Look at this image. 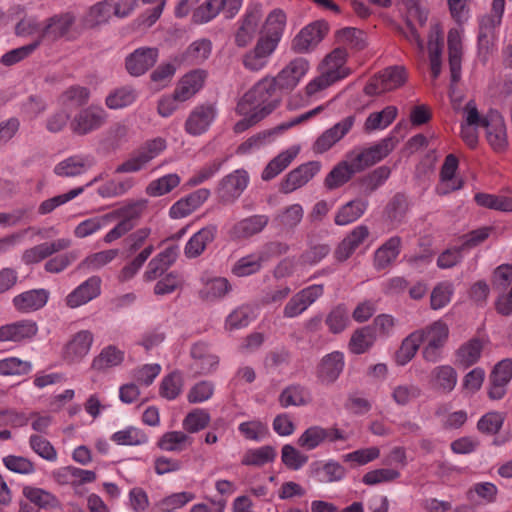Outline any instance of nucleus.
I'll return each instance as SVG.
<instances>
[{"instance_id":"obj_11","label":"nucleus","mask_w":512,"mask_h":512,"mask_svg":"<svg viewBox=\"0 0 512 512\" xmlns=\"http://www.w3.org/2000/svg\"><path fill=\"white\" fill-rule=\"evenodd\" d=\"M262 17L263 12L260 4L248 6L239 22V28L235 34V43L237 46L245 47L252 42L259 31Z\"/></svg>"},{"instance_id":"obj_41","label":"nucleus","mask_w":512,"mask_h":512,"mask_svg":"<svg viewBox=\"0 0 512 512\" xmlns=\"http://www.w3.org/2000/svg\"><path fill=\"white\" fill-rule=\"evenodd\" d=\"M369 230L364 225L355 227L340 243L336 250L338 260H346L366 240Z\"/></svg>"},{"instance_id":"obj_19","label":"nucleus","mask_w":512,"mask_h":512,"mask_svg":"<svg viewBox=\"0 0 512 512\" xmlns=\"http://www.w3.org/2000/svg\"><path fill=\"white\" fill-rule=\"evenodd\" d=\"M286 24L287 15L282 9L275 8L271 10L261 26L259 38L278 47L283 37Z\"/></svg>"},{"instance_id":"obj_45","label":"nucleus","mask_w":512,"mask_h":512,"mask_svg":"<svg viewBox=\"0 0 512 512\" xmlns=\"http://www.w3.org/2000/svg\"><path fill=\"white\" fill-rule=\"evenodd\" d=\"M367 206L368 202L364 199H355L346 203L336 213L335 223L344 226L356 221L364 214Z\"/></svg>"},{"instance_id":"obj_33","label":"nucleus","mask_w":512,"mask_h":512,"mask_svg":"<svg viewBox=\"0 0 512 512\" xmlns=\"http://www.w3.org/2000/svg\"><path fill=\"white\" fill-rule=\"evenodd\" d=\"M157 57L158 52L154 48L136 49L126 58L127 71L133 76H140L155 64Z\"/></svg>"},{"instance_id":"obj_15","label":"nucleus","mask_w":512,"mask_h":512,"mask_svg":"<svg viewBox=\"0 0 512 512\" xmlns=\"http://www.w3.org/2000/svg\"><path fill=\"white\" fill-rule=\"evenodd\" d=\"M345 367V357L340 351H333L321 358L316 367V377L323 385L333 384Z\"/></svg>"},{"instance_id":"obj_37","label":"nucleus","mask_w":512,"mask_h":512,"mask_svg":"<svg viewBox=\"0 0 512 512\" xmlns=\"http://www.w3.org/2000/svg\"><path fill=\"white\" fill-rule=\"evenodd\" d=\"M458 382V375L451 365L436 366L431 372L430 383L432 387L442 393H450Z\"/></svg>"},{"instance_id":"obj_12","label":"nucleus","mask_w":512,"mask_h":512,"mask_svg":"<svg viewBox=\"0 0 512 512\" xmlns=\"http://www.w3.org/2000/svg\"><path fill=\"white\" fill-rule=\"evenodd\" d=\"M347 51L343 48H336L331 51L319 65V72L326 75L335 83L345 79L351 74V69L347 66Z\"/></svg>"},{"instance_id":"obj_47","label":"nucleus","mask_w":512,"mask_h":512,"mask_svg":"<svg viewBox=\"0 0 512 512\" xmlns=\"http://www.w3.org/2000/svg\"><path fill=\"white\" fill-rule=\"evenodd\" d=\"M474 200L478 206L483 208L506 213L512 212V196L479 192L474 195Z\"/></svg>"},{"instance_id":"obj_59","label":"nucleus","mask_w":512,"mask_h":512,"mask_svg":"<svg viewBox=\"0 0 512 512\" xmlns=\"http://www.w3.org/2000/svg\"><path fill=\"white\" fill-rule=\"evenodd\" d=\"M118 254V249H108L92 253L85 257L78 268L85 271H97L111 263Z\"/></svg>"},{"instance_id":"obj_4","label":"nucleus","mask_w":512,"mask_h":512,"mask_svg":"<svg viewBox=\"0 0 512 512\" xmlns=\"http://www.w3.org/2000/svg\"><path fill=\"white\" fill-rule=\"evenodd\" d=\"M288 247L284 244L273 242L266 245L261 251L246 255L238 259L231 268V273L236 277H247L257 273L262 263L270 256L285 253Z\"/></svg>"},{"instance_id":"obj_58","label":"nucleus","mask_w":512,"mask_h":512,"mask_svg":"<svg viewBox=\"0 0 512 512\" xmlns=\"http://www.w3.org/2000/svg\"><path fill=\"white\" fill-rule=\"evenodd\" d=\"M181 182V178L176 173L166 174L158 179L151 181L146 187V194L151 197H159L168 194L175 189Z\"/></svg>"},{"instance_id":"obj_21","label":"nucleus","mask_w":512,"mask_h":512,"mask_svg":"<svg viewBox=\"0 0 512 512\" xmlns=\"http://www.w3.org/2000/svg\"><path fill=\"white\" fill-rule=\"evenodd\" d=\"M309 62L304 58H295L291 60L274 79L276 86L281 89L295 88L302 78L308 73Z\"/></svg>"},{"instance_id":"obj_23","label":"nucleus","mask_w":512,"mask_h":512,"mask_svg":"<svg viewBox=\"0 0 512 512\" xmlns=\"http://www.w3.org/2000/svg\"><path fill=\"white\" fill-rule=\"evenodd\" d=\"M276 49L277 47L273 46L266 40L258 38L253 49L243 55V66L249 71H261L268 65L270 58Z\"/></svg>"},{"instance_id":"obj_40","label":"nucleus","mask_w":512,"mask_h":512,"mask_svg":"<svg viewBox=\"0 0 512 512\" xmlns=\"http://www.w3.org/2000/svg\"><path fill=\"white\" fill-rule=\"evenodd\" d=\"M401 251V239L398 236L389 238L376 251L374 265L377 269H385L396 261Z\"/></svg>"},{"instance_id":"obj_6","label":"nucleus","mask_w":512,"mask_h":512,"mask_svg":"<svg viewBox=\"0 0 512 512\" xmlns=\"http://www.w3.org/2000/svg\"><path fill=\"white\" fill-rule=\"evenodd\" d=\"M464 24L451 27L447 34L448 60L451 81L457 83L461 78V64L464 55Z\"/></svg>"},{"instance_id":"obj_56","label":"nucleus","mask_w":512,"mask_h":512,"mask_svg":"<svg viewBox=\"0 0 512 512\" xmlns=\"http://www.w3.org/2000/svg\"><path fill=\"white\" fill-rule=\"evenodd\" d=\"M110 223L111 219L108 213L94 216L78 223L74 228V235L79 239H83L96 234Z\"/></svg>"},{"instance_id":"obj_46","label":"nucleus","mask_w":512,"mask_h":512,"mask_svg":"<svg viewBox=\"0 0 512 512\" xmlns=\"http://www.w3.org/2000/svg\"><path fill=\"white\" fill-rule=\"evenodd\" d=\"M148 201L146 199H138L128 201L124 205L109 212L111 222L115 220L125 221L132 223V220L140 217L144 210L147 208Z\"/></svg>"},{"instance_id":"obj_28","label":"nucleus","mask_w":512,"mask_h":512,"mask_svg":"<svg viewBox=\"0 0 512 512\" xmlns=\"http://www.w3.org/2000/svg\"><path fill=\"white\" fill-rule=\"evenodd\" d=\"M458 159L449 154L441 167L440 180L436 187L439 195H447L463 187V180L457 176Z\"/></svg>"},{"instance_id":"obj_9","label":"nucleus","mask_w":512,"mask_h":512,"mask_svg":"<svg viewBox=\"0 0 512 512\" xmlns=\"http://www.w3.org/2000/svg\"><path fill=\"white\" fill-rule=\"evenodd\" d=\"M249 184V175L244 169H237L219 182L216 193L223 203H233L245 191Z\"/></svg>"},{"instance_id":"obj_55","label":"nucleus","mask_w":512,"mask_h":512,"mask_svg":"<svg viewBox=\"0 0 512 512\" xmlns=\"http://www.w3.org/2000/svg\"><path fill=\"white\" fill-rule=\"evenodd\" d=\"M276 450L272 446L252 448L245 452L241 463L246 466L261 467L275 460Z\"/></svg>"},{"instance_id":"obj_63","label":"nucleus","mask_w":512,"mask_h":512,"mask_svg":"<svg viewBox=\"0 0 512 512\" xmlns=\"http://www.w3.org/2000/svg\"><path fill=\"white\" fill-rule=\"evenodd\" d=\"M255 317L253 308L243 305L233 310L225 320V330L234 331L248 326Z\"/></svg>"},{"instance_id":"obj_42","label":"nucleus","mask_w":512,"mask_h":512,"mask_svg":"<svg viewBox=\"0 0 512 512\" xmlns=\"http://www.w3.org/2000/svg\"><path fill=\"white\" fill-rule=\"evenodd\" d=\"M57 480L61 483L80 486L86 483H92L96 480L94 471L85 470L74 466L60 468L55 473Z\"/></svg>"},{"instance_id":"obj_48","label":"nucleus","mask_w":512,"mask_h":512,"mask_svg":"<svg viewBox=\"0 0 512 512\" xmlns=\"http://www.w3.org/2000/svg\"><path fill=\"white\" fill-rule=\"evenodd\" d=\"M74 16L70 13L63 14L59 17H54L49 20V23L44 27L34 25V34L42 32L44 36L49 38H57L64 35L69 27L74 22Z\"/></svg>"},{"instance_id":"obj_7","label":"nucleus","mask_w":512,"mask_h":512,"mask_svg":"<svg viewBox=\"0 0 512 512\" xmlns=\"http://www.w3.org/2000/svg\"><path fill=\"white\" fill-rule=\"evenodd\" d=\"M94 335L89 330L73 334L61 349V358L68 364H78L90 353Z\"/></svg>"},{"instance_id":"obj_35","label":"nucleus","mask_w":512,"mask_h":512,"mask_svg":"<svg viewBox=\"0 0 512 512\" xmlns=\"http://www.w3.org/2000/svg\"><path fill=\"white\" fill-rule=\"evenodd\" d=\"M312 399L311 391L300 384L285 387L279 395V403L283 408L307 406L311 404Z\"/></svg>"},{"instance_id":"obj_30","label":"nucleus","mask_w":512,"mask_h":512,"mask_svg":"<svg viewBox=\"0 0 512 512\" xmlns=\"http://www.w3.org/2000/svg\"><path fill=\"white\" fill-rule=\"evenodd\" d=\"M392 150V143L390 139H384L381 142L362 150L357 154L349 155L354 162V167L359 172L369 166L381 161Z\"/></svg>"},{"instance_id":"obj_13","label":"nucleus","mask_w":512,"mask_h":512,"mask_svg":"<svg viewBox=\"0 0 512 512\" xmlns=\"http://www.w3.org/2000/svg\"><path fill=\"white\" fill-rule=\"evenodd\" d=\"M328 29L325 21H316L305 26L293 40L294 50L300 53L313 50L324 39Z\"/></svg>"},{"instance_id":"obj_1","label":"nucleus","mask_w":512,"mask_h":512,"mask_svg":"<svg viewBox=\"0 0 512 512\" xmlns=\"http://www.w3.org/2000/svg\"><path fill=\"white\" fill-rule=\"evenodd\" d=\"M275 90L274 77L262 78L240 99L237 112L253 113L254 118H264L278 105V100L274 97Z\"/></svg>"},{"instance_id":"obj_20","label":"nucleus","mask_w":512,"mask_h":512,"mask_svg":"<svg viewBox=\"0 0 512 512\" xmlns=\"http://www.w3.org/2000/svg\"><path fill=\"white\" fill-rule=\"evenodd\" d=\"M483 127L486 129V138L495 151H503L508 144L504 119L498 112H490L483 117Z\"/></svg>"},{"instance_id":"obj_36","label":"nucleus","mask_w":512,"mask_h":512,"mask_svg":"<svg viewBox=\"0 0 512 512\" xmlns=\"http://www.w3.org/2000/svg\"><path fill=\"white\" fill-rule=\"evenodd\" d=\"M301 150L300 145H292L274 157L262 172L263 180H271L285 170L297 157Z\"/></svg>"},{"instance_id":"obj_27","label":"nucleus","mask_w":512,"mask_h":512,"mask_svg":"<svg viewBox=\"0 0 512 512\" xmlns=\"http://www.w3.org/2000/svg\"><path fill=\"white\" fill-rule=\"evenodd\" d=\"M95 165V158L89 154H77L65 158L54 167L60 177H77L85 174Z\"/></svg>"},{"instance_id":"obj_39","label":"nucleus","mask_w":512,"mask_h":512,"mask_svg":"<svg viewBox=\"0 0 512 512\" xmlns=\"http://www.w3.org/2000/svg\"><path fill=\"white\" fill-rule=\"evenodd\" d=\"M266 215H253L238 221L231 229V236L235 239L249 238L260 233L268 224Z\"/></svg>"},{"instance_id":"obj_51","label":"nucleus","mask_w":512,"mask_h":512,"mask_svg":"<svg viewBox=\"0 0 512 512\" xmlns=\"http://www.w3.org/2000/svg\"><path fill=\"white\" fill-rule=\"evenodd\" d=\"M134 185L135 180L132 177L114 178L99 186L97 192L102 198H115L128 193Z\"/></svg>"},{"instance_id":"obj_57","label":"nucleus","mask_w":512,"mask_h":512,"mask_svg":"<svg viewBox=\"0 0 512 512\" xmlns=\"http://www.w3.org/2000/svg\"><path fill=\"white\" fill-rule=\"evenodd\" d=\"M328 436V429L318 425L310 426L299 436L297 444L305 450H314L323 444Z\"/></svg>"},{"instance_id":"obj_3","label":"nucleus","mask_w":512,"mask_h":512,"mask_svg":"<svg viewBox=\"0 0 512 512\" xmlns=\"http://www.w3.org/2000/svg\"><path fill=\"white\" fill-rule=\"evenodd\" d=\"M167 147L166 140L157 137L146 141L127 160L120 164L116 173H134L144 169L150 161L159 156Z\"/></svg>"},{"instance_id":"obj_60","label":"nucleus","mask_w":512,"mask_h":512,"mask_svg":"<svg viewBox=\"0 0 512 512\" xmlns=\"http://www.w3.org/2000/svg\"><path fill=\"white\" fill-rule=\"evenodd\" d=\"M454 291V285L449 281L436 284L430 294L431 309L440 310L446 307L451 302Z\"/></svg>"},{"instance_id":"obj_5","label":"nucleus","mask_w":512,"mask_h":512,"mask_svg":"<svg viewBox=\"0 0 512 512\" xmlns=\"http://www.w3.org/2000/svg\"><path fill=\"white\" fill-rule=\"evenodd\" d=\"M407 80V74L403 67L392 66L382 70L373 77L365 86V93L369 96H377L398 89Z\"/></svg>"},{"instance_id":"obj_61","label":"nucleus","mask_w":512,"mask_h":512,"mask_svg":"<svg viewBox=\"0 0 512 512\" xmlns=\"http://www.w3.org/2000/svg\"><path fill=\"white\" fill-rule=\"evenodd\" d=\"M137 92L130 86L120 87L106 97V106L110 109H122L135 102Z\"/></svg>"},{"instance_id":"obj_54","label":"nucleus","mask_w":512,"mask_h":512,"mask_svg":"<svg viewBox=\"0 0 512 512\" xmlns=\"http://www.w3.org/2000/svg\"><path fill=\"white\" fill-rule=\"evenodd\" d=\"M111 440L117 445L139 446L148 442V436L142 429L128 426L114 432L111 436Z\"/></svg>"},{"instance_id":"obj_24","label":"nucleus","mask_w":512,"mask_h":512,"mask_svg":"<svg viewBox=\"0 0 512 512\" xmlns=\"http://www.w3.org/2000/svg\"><path fill=\"white\" fill-rule=\"evenodd\" d=\"M461 137L471 148L478 143V128L483 127V117L480 116L474 101H469L463 109Z\"/></svg>"},{"instance_id":"obj_49","label":"nucleus","mask_w":512,"mask_h":512,"mask_svg":"<svg viewBox=\"0 0 512 512\" xmlns=\"http://www.w3.org/2000/svg\"><path fill=\"white\" fill-rule=\"evenodd\" d=\"M204 286L201 295L209 301L224 298L232 290V285L225 277H213L203 282Z\"/></svg>"},{"instance_id":"obj_62","label":"nucleus","mask_w":512,"mask_h":512,"mask_svg":"<svg viewBox=\"0 0 512 512\" xmlns=\"http://www.w3.org/2000/svg\"><path fill=\"white\" fill-rule=\"evenodd\" d=\"M498 488L491 482L475 483L467 492V498L483 504L494 503L497 499Z\"/></svg>"},{"instance_id":"obj_8","label":"nucleus","mask_w":512,"mask_h":512,"mask_svg":"<svg viewBox=\"0 0 512 512\" xmlns=\"http://www.w3.org/2000/svg\"><path fill=\"white\" fill-rule=\"evenodd\" d=\"M401 3L406 9L407 17V30L404 33L405 38L411 44H414L419 49L420 53L423 54L424 42L420 34L416 31L413 22H417L420 25L425 24L428 19L427 8L416 0H401Z\"/></svg>"},{"instance_id":"obj_43","label":"nucleus","mask_w":512,"mask_h":512,"mask_svg":"<svg viewBox=\"0 0 512 512\" xmlns=\"http://www.w3.org/2000/svg\"><path fill=\"white\" fill-rule=\"evenodd\" d=\"M312 474L319 482L330 483L341 480L346 470L340 463L330 460L326 463H314Z\"/></svg>"},{"instance_id":"obj_22","label":"nucleus","mask_w":512,"mask_h":512,"mask_svg":"<svg viewBox=\"0 0 512 512\" xmlns=\"http://www.w3.org/2000/svg\"><path fill=\"white\" fill-rule=\"evenodd\" d=\"M210 194L209 189L200 188L179 199L169 209L170 218L182 219L189 216L208 200Z\"/></svg>"},{"instance_id":"obj_17","label":"nucleus","mask_w":512,"mask_h":512,"mask_svg":"<svg viewBox=\"0 0 512 512\" xmlns=\"http://www.w3.org/2000/svg\"><path fill=\"white\" fill-rule=\"evenodd\" d=\"M320 169L321 164L318 161H310L301 164L286 175L281 183V191L288 194L303 187L315 177Z\"/></svg>"},{"instance_id":"obj_2","label":"nucleus","mask_w":512,"mask_h":512,"mask_svg":"<svg viewBox=\"0 0 512 512\" xmlns=\"http://www.w3.org/2000/svg\"><path fill=\"white\" fill-rule=\"evenodd\" d=\"M421 337L424 348L423 358L431 363H435L441 358V350L449 337V326L443 320H437L426 326L424 329L417 330Z\"/></svg>"},{"instance_id":"obj_29","label":"nucleus","mask_w":512,"mask_h":512,"mask_svg":"<svg viewBox=\"0 0 512 512\" xmlns=\"http://www.w3.org/2000/svg\"><path fill=\"white\" fill-rule=\"evenodd\" d=\"M100 293L101 279L91 276L67 295L66 304L70 308H77L95 299Z\"/></svg>"},{"instance_id":"obj_53","label":"nucleus","mask_w":512,"mask_h":512,"mask_svg":"<svg viewBox=\"0 0 512 512\" xmlns=\"http://www.w3.org/2000/svg\"><path fill=\"white\" fill-rule=\"evenodd\" d=\"M398 109L395 106H386L379 112H373L367 117L364 128L366 131L383 130L387 128L397 117Z\"/></svg>"},{"instance_id":"obj_14","label":"nucleus","mask_w":512,"mask_h":512,"mask_svg":"<svg viewBox=\"0 0 512 512\" xmlns=\"http://www.w3.org/2000/svg\"><path fill=\"white\" fill-rule=\"evenodd\" d=\"M191 369L198 375L213 373L219 365V357L205 342H197L190 349Z\"/></svg>"},{"instance_id":"obj_10","label":"nucleus","mask_w":512,"mask_h":512,"mask_svg":"<svg viewBox=\"0 0 512 512\" xmlns=\"http://www.w3.org/2000/svg\"><path fill=\"white\" fill-rule=\"evenodd\" d=\"M324 293L321 284L310 285L294 294L283 309L285 318H295L303 314Z\"/></svg>"},{"instance_id":"obj_34","label":"nucleus","mask_w":512,"mask_h":512,"mask_svg":"<svg viewBox=\"0 0 512 512\" xmlns=\"http://www.w3.org/2000/svg\"><path fill=\"white\" fill-rule=\"evenodd\" d=\"M217 232L215 225H207L194 233L184 247V254L187 258L199 257L214 240Z\"/></svg>"},{"instance_id":"obj_18","label":"nucleus","mask_w":512,"mask_h":512,"mask_svg":"<svg viewBox=\"0 0 512 512\" xmlns=\"http://www.w3.org/2000/svg\"><path fill=\"white\" fill-rule=\"evenodd\" d=\"M107 113L102 107L90 106L82 110L70 123L73 132L85 135L100 128L106 121Z\"/></svg>"},{"instance_id":"obj_64","label":"nucleus","mask_w":512,"mask_h":512,"mask_svg":"<svg viewBox=\"0 0 512 512\" xmlns=\"http://www.w3.org/2000/svg\"><path fill=\"white\" fill-rule=\"evenodd\" d=\"M212 43L208 39H198L191 43L184 53V61L189 64H199L211 54Z\"/></svg>"},{"instance_id":"obj_38","label":"nucleus","mask_w":512,"mask_h":512,"mask_svg":"<svg viewBox=\"0 0 512 512\" xmlns=\"http://www.w3.org/2000/svg\"><path fill=\"white\" fill-rule=\"evenodd\" d=\"M124 360L125 352L122 349L115 345H108L93 358L91 368L96 371H106L120 366Z\"/></svg>"},{"instance_id":"obj_52","label":"nucleus","mask_w":512,"mask_h":512,"mask_svg":"<svg viewBox=\"0 0 512 512\" xmlns=\"http://www.w3.org/2000/svg\"><path fill=\"white\" fill-rule=\"evenodd\" d=\"M113 3L109 0H104L91 6L84 17V24L88 27H95L106 24L114 15L112 12Z\"/></svg>"},{"instance_id":"obj_50","label":"nucleus","mask_w":512,"mask_h":512,"mask_svg":"<svg viewBox=\"0 0 512 512\" xmlns=\"http://www.w3.org/2000/svg\"><path fill=\"white\" fill-rule=\"evenodd\" d=\"M376 338L373 327H362L352 334L348 348L353 354H363L373 346Z\"/></svg>"},{"instance_id":"obj_31","label":"nucleus","mask_w":512,"mask_h":512,"mask_svg":"<svg viewBox=\"0 0 512 512\" xmlns=\"http://www.w3.org/2000/svg\"><path fill=\"white\" fill-rule=\"evenodd\" d=\"M216 117V110L212 105L195 107L185 122V131L192 136L205 133Z\"/></svg>"},{"instance_id":"obj_26","label":"nucleus","mask_w":512,"mask_h":512,"mask_svg":"<svg viewBox=\"0 0 512 512\" xmlns=\"http://www.w3.org/2000/svg\"><path fill=\"white\" fill-rule=\"evenodd\" d=\"M355 118L348 116L324 131L315 141L313 149L317 153H324L340 141L353 127Z\"/></svg>"},{"instance_id":"obj_32","label":"nucleus","mask_w":512,"mask_h":512,"mask_svg":"<svg viewBox=\"0 0 512 512\" xmlns=\"http://www.w3.org/2000/svg\"><path fill=\"white\" fill-rule=\"evenodd\" d=\"M206 79L204 70H193L185 74L178 82L174 92L180 102H186L193 98L203 87Z\"/></svg>"},{"instance_id":"obj_25","label":"nucleus","mask_w":512,"mask_h":512,"mask_svg":"<svg viewBox=\"0 0 512 512\" xmlns=\"http://www.w3.org/2000/svg\"><path fill=\"white\" fill-rule=\"evenodd\" d=\"M487 341L480 338H471L463 342L455 351V364L467 369L480 362Z\"/></svg>"},{"instance_id":"obj_16","label":"nucleus","mask_w":512,"mask_h":512,"mask_svg":"<svg viewBox=\"0 0 512 512\" xmlns=\"http://www.w3.org/2000/svg\"><path fill=\"white\" fill-rule=\"evenodd\" d=\"M512 380V359L506 358L499 361L492 369L489 381L488 396L492 400H500L507 391V386Z\"/></svg>"},{"instance_id":"obj_44","label":"nucleus","mask_w":512,"mask_h":512,"mask_svg":"<svg viewBox=\"0 0 512 512\" xmlns=\"http://www.w3.org/2000/svg\"><path fill=\"white\" fill-rule=\"evenodd\" d=\"M357 172L359 171L355 169L354 162L349 156L348 160L340 162L331 170L325 179V185L329 189L338 188L348 182Z\"/></svg>"}]
</instances>
